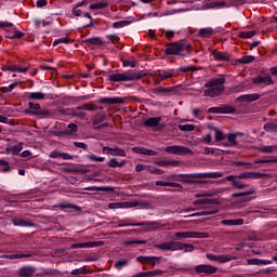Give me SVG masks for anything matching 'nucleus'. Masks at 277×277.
Wrapping results in <instances>:
<instances>
[{
	"label": "nucleus",
	"instance_id": "f257e3e1",
	"mask_svg": "<svg viewBox=\"0 0 277 277\" xmlns=\"http://www.w3.org/2000/svg\"><path fill=\"white\" fill-rule=\"evenodd\" d=\"M226 83V79L224 77L221 78H212L210 81L205 83V88L207 90L203 91V96H209L210 98H217V96H222L224 94V87Z\"/></svg>",
	"mask_w": 277,
	"mask_h": 277
},
{
	"label": "nucleus",
	"instance_id": "f03ea898",
	"mask_svg": "<svg viewBox=\"0 0 277 277\" xmlns=\"http://www.w3.org/2000/svg\"><path fill=\"white\" fill-rule=\"evenodd\" d=\"M186 51L187 54H183ZM192 53V45L185 44L181 41L166 43L164 54L166 55H180L181 57H185V55H189Z\"/></svg>",
	"mask_w": 277,
	"mask_h": 277
},
{
	"label": "nucleus",
	"instance_id": "7ed1b4c3",
	"mask_svg": "<svg viewBox=\"0 0 277 277\" xmlns=\"http://www.w3.org/2000/svg\"><path fill=\"white\" fill-rule=\"evenodd\" d=\"M146 77V74L142 72H129L126 71L123 74H111L108 76L109 81L120 82V81H137Z\"/></svg>",
	"mask_w": 277,
	"mask_h": 277
},
{
	"label": "nucleus",
	"instance_id": "20e7f679",
	"mask_svg": "<svg viewBox=\"0 0 277 277\" xmlns=\"http://www.w3.org/2000/svg\"><path fill=\"white\" fill-rule=\"evenodd\" d=\"M28 109L25 110V114L30 116H39V118H53L55 115L53 111L42 108L40 104H35L34 102L28 103Z\"/></svg>",
	"mask_w": 277,
	"mask_h": 277
},
{
	"label": "nucleus",
	"instance_id": "39448f33",
	"mask_svg": "<svg viewBox=\"0 0 277 277\" xmlns=\"http://www.w3.org/2000/svg\"><path fill=\"white\" fill-rule=\"evenodd\" d=\"M164 150L170 155H180V156L194 155V151L192 149L181 145L167 146Z\"/></svg>",
	"mask_w": 277,
	"mask_h": 277
},
{
	"label": "nucleus",
	"instance_id": "423d86ee",
	"mask_svg": "<svg viewBox=\"0 0 277 277\" xmlns=\"http://www.w3.org/2000/svg\"><path fill=\"white\" fill-rule=\"evenodd\" d=\"M196 274H205V276H211L217 274V267L209 264H200L195 267Z\"/></svg>",
	"mask_w": 277,
	"mask_h": 277
},
{
	"label": "nucleus",
	"instance_id": "0eeeda50",
	"mask_svg": "<svg viewBox=\"0 0 277 277\" xmlns=\"http://www.w3.org/2000/svg\"><path fill=\"white\" fill-rule=\"evenodd\" d=\"M237 109L233 105H221L220 107H211L208 109L209 114H235Z\"/></svg>",
	"mask_w": 277,
	"mask_h": 277
},
{
	"label": "nucleus",
	"instance_id": "6e6552de",
	"mask_svg": "<svg viewBox=\"0 0 277 277\" xmlns=\"http://www.w3.org/2000/svg\"><path fill=\"white\" fill-rule=\"evenodd\" d=\"M252 83L254 85H274V80L268 74H265L263 76L252 78Z\"/></svg>",
	"mask_w": 277,
	"mask_h": 277
},
{
	"label": "nucleus",
	"instance_id": "1a4fd4ad",
	"mask_svg": "<svg viewBox=\"0 0 277 277\" xmlns=\"http://www.w3.org/2000/svg\"><path fill=\"white\" fill-rule=\"evenodd\" d=\"M261 98V94L252 93L240 95L235 100V103H254V101H259Z\"/></svg>",
	"mask_w": 277,
	"mask_h": 277
},
{
	"label": "nucleus",
	"instance_id": "9d476101",
	"mask_svg": "<svg viewBox=\"0 0 277 277\" xmlns=\"http://www.w3.org/2000/svg\"><path fill=\"white\" fill-rule=\"evenodd\" d=\"M108 151V153H107ZM103 153L111 155L113 157H127V151L120 147H103Z\"/></svg>",
	"mask_w": 277,
	"mask_h": 277
},
{
	"label": "nucleus",
	"instance_id": "9b49d317",
	"mask_svg": "<svg viewBox=\"0 0 277 277\" xmlns=\"http://www.w3.org/2000/svg\"><path fill=\"white\" fill-rule=\"evenodd\" d=\"M181 183H187L188 185H194L195 181L202 179L200 173H190V174H180Z\"/></svg>",
	"mask_w": 277,
	"mask_h": 277
},
{
	"label": "nucleus",
	"instance_id": "f8f14e48",
	"mask_svg": "<svg viewBox=\"0 0 277 277\" xmlns=\"http://www.w3.org/2000/svg\"><path fill=\"white\" fill-rule=\"evenodd\" d=\"M161 122V117H151L147 120L144 121V127H158V131H161L163 129V124H160Z\"/></svg>",
	"mask_w": 277,
	"mask_h": 277
},
{
	"label": "nucleus",
	"instance_id": "ddd939ff",
	"mask_svg": "<svg viewBox=\"0 0 277 277\" xmlns=\"http://www.w3.org/2000/svg\"><path fill=\"white\" fill-rule=\"evenodd\" d=\"M100 103L102 105H122L124 103V98H122V97H102V98H100Z\"/></svg>",
	"mask_w": 277,
	"mask_h": 277
},
{
	"label": "nucleus",
	"instance_id": "4468645a",
	"mask_svg": "<svg viewBox=\"0 0 277 277\" xmlns=\"http://www.w3.org/2000/svg\"><path fill=\"white\" fill-rule=\"evenodd\" d=\"M206 256L209 261H215L216 263H228L233 260L228 255H213L211 253H207Z\"/></svg>",
	"mask_w": 277,
	"mask_h": 277
},
{
	"label": "nucleus",
	"instance_id": "2eb2a0df",
	"mask_svg": "<svg viewBox=\"0 0 277 277\" xmlns=\"http://www.w3.org/2000/svg\"><path fill=\"white\" fill-rule=\"evenodd\" d=\"M237 179L239 177L236 175H228L223 180V183L229 181L233 187H236V189H243V187H248V185H243V183L237 181Z\"/></svg>",
	"mask_w": 277,
	"mask_h": 277
},
{
	"label": "nucleus",
	"instance_id": "dca6fc26",
	"mask_svg": "<svg viewBox=\"0 0 277 277\" xmlns=\"http://www.w3.org/2000/svg\"><path fill=\"white\" fill-rule=\"evenodd\" d=\"M161 223L159 221L156 222H141V223H129V224H119V228L122 226H160Z\"/></svg>",
	"mask_w": 277,
	"mask_h": 277
},
{
	"label": "nucleus",
	"instance_id": "f3484780",
	"mask_svg": "<svg viewBox=\"0 0 277 277\" xmlns=\"http://www.w3.org/2000/svg\"><path fill=\"white\" fill-rule=\"evenodd\" d=\"M193 205L195 207H200L202 205H220V200L219 199H197L193 201Z\"/></svg>",
	"mask_w": 277,
	"mask_h": 277
},
{
	"label": "nucleus",
	"instance_id": "a211bd4d",
	"mask_svg": "<svg viewBox=\"0 0 277 277\" xmlns=\"http://www.w3.org/2000/svg\"><path fill=\"white\" fill-rule=\"evenodd\" d=\"M36 274V267L34 266H24L19 269V276L22 277H31Z\"/></svg>",
	"mask_w": 277,
	"mask_h": 277
},
{
	"label": "nucleus",
	"instance_id": "6ab92c4d",
	"mask_svg": "<svg viewBox=\"0 0 277 277\" xmlns=\"http://www.w3.org/2000/svg\"><path fill=\"white\" fill-rule=\"evenodd\" d=\"M49 157L51 159H72V156H70L69 154H66V153H62V151H58V150H53Z\"/></svg>",
	"mask_w": 277,
	"mask_h": 277
},
{
	"label": "nucleus",
	"instance_id": "aec40b11",
	"mask_svg": "<svg viewBox=\"0 0 277 277\" xmlns=\"http://www.w3.org/2000/svg\"><path fill=\"white\" fill-rule=\"evenodd\" d=\"M60 209H63V211H68L69 213H72L75 211L81 212V207L72 205V203H61Z\"/></svg>",
	"mask_w": 277,
	"mask_h": 277
},
{
	"label": "nucleus",
	"instance_id": "412c9836",
	"mask_svg": "<svg viewBox=\"0 0 277 277\" xmlns=\"http://www.w3.org/2000/svg\"><path fill=\"white\" fill-rule=\"evenodd\" d=\"M84 44L92 49V47H101L103 44V40L98 37H93L90 39L84 40Z\"/></svg>",
	"mask_w": 277,
	"mask_h": 277
},
{
	"label": "nucleus",
	"instance_id": "4be33fe9",
	"mask_svg": "<svg viewBox=\"0 0 277 277\" xmlns=\"http://www.w3.org/2000/svg\"><path fill=\"white\" fill-rule=\"evenodd\" d=\"M215 34V30L211 27L200 28L198 31L199 38H211Z\"/></svg>",
	"mask_w": 277,
	"mask_h": 277
},
{
	"label": "nucleus",
	"instance_id": "5701e85b",
	"mask_svg": "<svg viewBox=\"0 0 277 277\" xmlns=\"http://www.w3.org/2000/svg\"><path fill=\"white\" fill-rule=\"evenodd\" d=\"M157 187H177V189H183V185L174 182H163V181H156Z\"/></svg>",
	"mask_w": 277,
	"mask_h": 277
},
{
	"label": "nucleus",
	"instance_id": "b1692460",
	"mask_svg": "<svg viewBox=\"0 0 277 277\" xmlns=\"http://www.w3.org/2000/svg\"><path fill=\"white\" fill-rule=\"evenodd\" d=\"M221 224H223V226H241L243 224V220L242 219L223 220L221 221Z\"/></svg>",
	"mask_w": 277,
	"mask_h": 277
},
{
	"label": "nucleus",
	"instance_id": "393cba45",
	"mask_svg": "<svg viewBox=\"0 0 277 277\" xmlns=\"http://www.w3.org/2000/svg\"><path fill=\"white\" fill-rule=\"evenodd\" d=\"M106 119H107V115L105 113H97L94 116L92 124H93V127H96V126L101 124V122H105Z\"/></svg>",
	"mask_w": 277,
	"mask_h": 277
},
{
	"label": "nucleus",
	"instance_id": "a878e982",
	"mask_svg": "<svg viewBox=\"0 0 277 277\" xmlns=\"http://www.w3.org/2000/svg\"><path fill=\"white\" fill-rule=\"evenodd\" d=\"M12 223L14 224V226H34V223H31V221L18 217L13 219Z\"/></svg>",
	"mask_w": 277,
	"mask_h": 277
},
{
	"label": "nucleus",
	"instance_id": "bb28decb",
	"mask_svg": "<svg viewBox=\"0 0 277 277\" xmlns=\"http://www.w3.org/2000/svg\"><path fill=\"white\" fill-rule=\"evenodd\" d=\"M127 163V160L118 161L117 158H111L108 162L107 166L108 168H123V166Z\"/></svg>",
	"mask_w": 277,
	"mask_h": 277
},
{
	"label": "nucleus",
	"instance_id": "cd10ccee",
	"mask_svg": "<svg viewBox=\"0 0 277 277\" xmlns=\"http://www.w3.org/2000/svg\"><path fill=\"white\" fill-rule=\"evenodd\" d=\"M215 213H219V210L196 212V213L188 215V217H202L205 215H215Z\"/></svg>",
	"mask_w": 277,
	"mask_h": 277
},
{
	"label": "nucleus",
	"instance_id": "c85d7f7f",
	"mask_svg": "<svg viewBox=\"0 0 277 277\" xmlns=\"http://www.w3.org/2000/svg\"><path fill=\"white\" fill-rule=\"evenodd\" d=\"M89 8L90 10H105V8H109V3H107L106 1H100L90 4Z\"/></svg>",
	"mask_w": 277,
	"mask_h": 277
},
{
	"label": "nucleus",
	"instance_id": "c756f323",
	"mask_svg": "<svg viewBox=\"0 0 277 277\" xmlns=\"http://www.w3.org/2000/svg\"><path fill=\"white\" fill-rule=\"evenodd\" d=\"M30 101H44L47 98V94L42 92H32L28 95Z\"/></svg>",
	"mask_w": 277,
	"mask_h": 277
},
{
	"label": "nucleus",
	"instance_id": "7c9ffc66",
	"mask_svg": "<svg viewBox=\"0 0 277 277\" xmlns=\"http://www.w3.org/2000/svg\"><path fill=\"white\" fill-rule=\"evenodd\" d=\"M209 233L205 232H190V239H209Z\"/></svg>",
	"mask_w": 277,
	"mask_h": 277
},
{
	"label": "nucleus",
	"instance_id": "2f4dec72",
	"mask_svg": "<svg viewBox=\"0 0 277 277\" xmlns=\"http://www.w3.org/2000/svg\"><path fill=\"white\" fill-rule=\"evenodd\" d=\"M201 179H222L224 173L222 172H210V173H200Z\"/></svg>",
	"mask_w": 277,
	"mask_h": 277
},
{
	"label": "nucleus",
	"instance_id": "473e14b6",
	"mask_svg": "<svg viewBox=\"0 0 277 277\" xmlns=\"http://www.w3.org/2000/svg\"><path fill=\"white\" fill-rule=\"evenodd\" d=\"M258 150H259L260 153H265L266 155H272V153H276L277 146H276V145H272V146H262V147H258Z\"/></svg>",
	"mask_w": 277,
	"mask_h": 277
},
{
	"label": "nucleus",
	"instance_id": "72a5a7b5",
	"mask_svg": "<svg viewBox=\"0 0 277 277\" xmlns=\"http://www.w3.org/2000/svg\"><path fill=\"white\" fill-rule=\"evenodd\" d=\"M83 5H88V1H82L79 2L74 9H72V14L74 16H81L83 12L79 8H83Z\"/></svg>",
	"mask_w": 277,
	"mask_h": 277
},
{
	"label": "nucleus",
	"instance_id": "f704fd0d",
	"mask_svg": "<svg viewBox=\"0 0 277 277\" xmlns=\"http://www.w3.org/2000/svg\"><path fill=\"white\" fill-rule=\"evenodd\" d=\"M77 131H79V127L77 126V123H69L67 126V129L65 130V134L66 135H75V133H77Z\"/></svg>",
	"mask_w": 277,
	"mask_h": 277
},
{
	"label": "nucleus",
	"instance_id": "c9c22d12",
	"mask_svg": "<svg viewBox=\"0 0 277 277\" xmlns=\"http://www.w3.org/2000/svg\"><path fill=\"white\" fill-rule=\"evenodd\" d=\"M174 77V74L173 72H168V71H164L162 74H159L156 78V83H161V81H164V79H170Z\"/></svg>",
	"mask_w": 277,
	"mask_h": 277
},
{
	"label": "nucleus",
	"instance_id": "e433bc0d",
	"mask_svg": "<svg viewBox=\"0 0 277 277\" xmlns=\"http://www.w3.org/2000/svg\"><path fill=\"white\" fill-rule=\"evenodd\" d=\"M212 55L216 62H228V60H229L228 55H226L222 52H213Z\"/></svg>",
	"mask_w": 277,
	"mask_h": 277
},
{
	"label": "nucleus",
	"instance_id": "4c0bfd02",
	"mask_svg": "<svg viewBox=\"0 0 277 277\" xmlns=\"http://www.w3.org/2000/svg\"><path fill=\"white\" fill-rule=\"evenodd\" d=\"M169 247L171 252H176V250H183V242L169 241Z\"/></svg>",
	"mask_w": 277,
	"mask_h": 277
},
{
	"label": "nucleus",
	"instance_id": "58836bf2",
	"mask_svg": "<svg viewBox=\"0 0 277 277\" xmlns=\"http://www.w3.org/2000/svg\"><path fill=\"white\" fill-rule=\"evenodd\" d=\"M212 130L215 132V142H222L223 140H226V134H224V132H222L220 129L212 128Z\"/></svg>",
	"mask_w": 277,
	"mask_h": 277
},
{
	"label": "nucleus",
	"instance_id": "ea45409f",
	"mask_svg": "<svg viewBox=\"0 0 277 277\" xmlns=\"http://www.w3.org/2000/svg\"><path fill=\"white\" fill-rule=\"evenodd\" d=\"M192 239V232H177L175 233L173 239Z\"/></svg>",
	"mask_w": 277,
	"mask_h": 277
},
{
	"label": "nucleus",
	"instance_id": "a19ab883",
	"mask_svg": "<svg viewBox=\"0 0 277 277\" xmlns=\"http://www.w3.org/2000/svg\"><path fill=\"white\" fill-rule=\"evenodd\" d=\"M264 131L277 133V124L275 122H267L264 124Z\"/></svg>",
	"mask_w": 277,
	"mask_h": 277
},
{
	"label": "nucleus",
	"instance_id": "79ce46f5",
	"mask_svg": "<svg viewBox=\"0 0 277 277\" xmlns=\"http://www.w3.org/2000/svg\"><path fill=\"white\" fill-rule=\"evenodd\" d=\"M129 265L128 259H121L115 263L116 269H122L124 266Z\"/></svg>",
	"mask_w": 277,
	"mask_h": 277
},
{
	"label": "nucleus",
	"instance_id": "37998d69",
	"mask_svg": "<svg viewBox=\"0 0 277 277\" xmlns=\"http://www.w3.org/2000/svg\"><path fill=\"white\" fill-rule=\"evenodd\" d=\"M254 194V189H250L248 192H242V193H235L232 195V198H241L243 196H252Z\"/></svg>",
	"mask_w": 277,
	"mask_h": 277
},
{
	"label": "nucleus",
	"instance_id": "c03bdc74",
	"mask_svg": "<svg viewBox=\"0 0 277 277\" xmlns=\"http://www.w3.org/2000/svg\"><path fill=\"white\" fill-rule=\"evenodd\" d=\"M127 25H131V22H129V21L115 22V23L113 24V27H114L115 29H120V28H122V27H127Z\"/></svg>",
	"mask_w": 277,
	"mask_h": 277
},
{
	"label": "nucleus",
	"instance_id": "a18cd8bd",
	"mask_svg": "<svg viewBox=\"0 0 277 277\" xmlns=\"http://www.w3.org/2000/svg\"><path fill=\"white\" fill-rule=\"evenodd\" d=\"M213 196H217V193L215 192L200 193V194H196L195 198H211Z\"/></svg>",
	"mask_w": 277,
	"mask_h": 277
},
{
	"label": "nucleus",
	"instance_id": "49530a36",
	"mask_svg": "<svg viewBox=\"0 0 277 277\" xmlns=\"http://www.w3.org/2000/svg\"><path fill=\"white\" fill-rule=\"evenodd\" d=\"M137 261H138L140 263H144V261H145L146 263H150V261H159V258H157V256H138V258H137Z\"/></svg>",
	"mask_w": 277,
	"mask_h": 277
},
{
	"label": "nucleus",
	"instance_id": "de8ad7c7",
	"mask_svg": "<svg viewBox=\"0 0 277 277\" xmlns=\"http://www.w3.org/2000/svg\"><path fill=\"white\" fill-rule=\"evenodd\" d=\"M89 192H114V187H89Z\"/></svg>",
	"mask_w": 277,
	"mask_h": 277
},
{
	"label": "nucleus",
	"instance_id": "09e8293b",
	"mask_svg": "<svg viewBox=\"0 0 277 277\" xmlns=\"http://www.w3.org/2000/svg\"><path fill=\"white\" fill-rule=\"evenodd\" d=\"M253 36H256V30H251V31H242L239 34V38H253Z\"/></svg>",
	"mask_w": 277,
	"mask_h": 277
},
{
	"label": "nucleus",
	"instance_id": "8fccbe9b",
	"mask_svg": "<svg viewBox=\"0 0 277 277\" xmlns=\"http://www.w3.org/2000/svg\"><path fill=\"white\" fill-rule=\"evenodd\" d=\"M179 129H180V131L189 132V131H194L196 129V126H194V124H180Z\"/></svg>",
	"mask_w": 277,
	"mask_h": 277
},
{
	"label": "nucleus",
	"instance_id": "3c124183",
	"mask_svg": "<svg viewBox=\"0 0 277 277\" xmlns=\"http://www.w3.org/2000/svg\"><path fill=\"white\" fill-rule=\"evenodd\" d=\"M50 111L54 113V115H52V118H55V116H68V115H70V113H67L64 109H51Z\"/></svg>",
	"mask_w": 277,
	"mask_h": 277
},
{
	"label": "nucleus",
	"instance_id": "603ef678",
	"mask_svg": "<svg viewBox=\"0 0 277 277\" xmlns=\"http://www.w3.org/2000/svg\"><path fill=\"white\" fill-rule=\"evenodd\" d=\"M254 60V56H242L240 60H238V62L239 64H252Z\"/></svg>",
	"mask_w": 277,
	"mask_h": 277
},
{
	"label": "nucleus",
	"instance_id": "864d4df0",
	"mask_svg": "<svg viewBox=\"0 0 277 277\" xmlns=\"http://www.w3.org/2000/svg\"><path fill=\"white\" fill-rule=\"evenodd\" d=\"M154 248H157V250H162L163 252L170 251V242L155 245Z\"/></svg>",
	"mask_w": 277,
	"mask_h": 277
},
{
	"label": "nucleus",
	"instance_id": "5fc2aeb1",
	"mask_svg": "<svg viewBox=\"0 0 277 277\" xmlns=\"http://www.w3.org/2000/svg\"><path fill=\"white\" fill-rule=\"evenodd\" d=\"M69 116H72V118H80V120H83L85 118V113H79L76 109H72V113H69Z\"/></svg>",
	"mask_w": 277,
	"mask_h": 277
},
{
	"label": "nucleus",
	"instance_id": "6e6d98bb",
	"mask_svg": "<svg viewBox=\"0 0 277 277\" xmlns=\"http://www.w3.org/2000/svg\"><path fill=\"white\" fill-rule=\"evenodd\" d=\"M81 274H88V269L85 268V266L76 268L71 272V276H79Z\"/></svg>",
	"mask_w": 277,
	"mask_h": 277
},
{
	"label": "nucleus",
	"instance_id": "4d7b16f0",
	"mask_svg": "<svg viewBox=\"0 0 277 277\" xmlns=\"http://www.w3.org/2000/svg\"><path fill=\"white\" fill-rule=\"evenodd\" d=\"M23 36H25L24 32L21 31H15L13 35H9L6 36V38H9L10 40H21V38H23Z\"/></svg>",
	"mask_w": 277,
	"mask_h": 277
},
{
	"label": "nucleus",
	"instance_id": "13d9d810",
	"mask_svg": "<svg viewBox=\"0 0 277 277\" xmlns=\"http://www.w3.org/2000/svg\"><path fill=\"white\" fill-rule=\"evenodd\" d=\"M70 42V39L68 37L56 39L53 42V47H57V44H68Z\"/></svg>",
	"mask_w": 277,
	"mask_h": 277
},
{
	"label": "nucleus",
	"instance_id": "bf43d9fd",
	"mask_svg": "<svg viewBox=\"0 0 277 277\" xmlns=\"http://www.w3.org/2000/svg\"><path fill=\"white\" fill-rule=\"evenodd\" d=\"M21 150H22V148L18 145L6 148V153H9V154L12 153V155H18Z\"/></svg>",
	"mask_w": 277,
	"mask_h": 277
},
{
	"label": "nucleus",
	"instance_id": "052dcab7",
	"mask_svg": "<svg viewBox=\"0 0 277 277\" xmlns=\"http://www.w3.org/2000/svg\"><path fill=\"white\" fill-rule=\"evenodd\" d=\"M226 5V2L220 1V2H210L208 3V8H224Z\"/></svg>",
	"mask_w": 277,
	"mask_h": 277
},
{
	"label": "nucleus",
	"instance_id": "680f3d73",
	"mask_svg": "<svg viewBox=\"0 0 277 277\" xmlns=\"http://www.w3.org/2000/svg\"><path fill=\"white\" fill-rule=\"evenodd\" d=\"M148 172H150V174H156V175H161V174H163V170L157 169V168H155V167H149V168H148Z\"/></svg>",
	"mask_w": 277,
	"mask_h": 277
},
{
	"label": "nucleus",
	"instance_id": "e2e57ef3",
	"mask_svg": "<svg viewBox=\"0 0 277 277\" xmlns=\"http://www.w3.org/2000/svg\"><path fill=\"white\" fill-rule=\"evenodd\" d=\"M255 163H277V157H275L273 159L256 160Z\"/></svg>",
	"mask_w": 277,
	"mask_h": 277
},
{
	"label": "nucleus",
	"instance_id": "0e129e2a",
	"mask_svg": "<svg viewBox=\"0 0 277 277\" xmlns=\"http://www.w3.org/2000/svg\"><path fill=\"white\" fill-rule=\"evenodd\" d=\"M182 250H184V252H193V250H194V245L183 243V242H182Z\"/></svg>",
	"mask_w": 277,
	"mask_h": 277
},
{
	"label": "nucleus",
	"instance_id": "69168bd1",
	"mask_svg": "<svg viewBox=\"0 0 277 277\" xmlns=\"http://www.w3.org/2000/svg\"><path fill=\"white\" fill-rule=\"evenodd\" d=\"M3 70H9L10 72H18V66H16V65H13V66L4 65Z\"/></svg>",
	"mask_w": 277,
	"mask_h": 277
},
{
	"label": "nucleus",
	"instance_id": "338daca9",
	"mask_svg": "<svg viewBox=\"0 0 277 277\" xmlns=\"http://www.w3.org/2000/svg\"><path fill=\"white\" fill-rule=\"evenodd\" d=\"M88 242H78L70 246L71 250H75L77 248H88Z\"/></svg>",
	"mask_w": 277,
	"mask_h": 277
},
{
	"label": "nucleus",
	"instance_id": "774afa93",
	"mask_svg": "<svg viewBox=\"0 0 277 277\" xmlns=\"http://www.w3.org/2000/svg\"><path fill=\"white\" fill-rule=\"evenodd\" d=\"M124 203H122V202H114V203H109L108 205V209H122V206H123Z\"/></svg>",
	"mask_w": 277,
	"mask_h": 277
}]
</instances>
